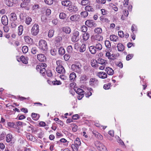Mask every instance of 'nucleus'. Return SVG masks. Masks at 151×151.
I'll return each instance as SVG.
<instances>
[{"mask_svg": "<svg viewBox=\"0 0 151 151\" xmlns=\"http://www.w3.org/2000/svg\"><path fill=\"white\" fill-rule=\"evenodd\" d=\"M39 48L43 52H46L47 49V46L46 42L44 40H41L39 43Z\"/></svg>", "mask_w": 151, "mask_h": 151, "instance_id": "f257e3e1", "label": "nucleus"}, {"mask_svg": "<svg viewBox=\"0 0 151 151\" xmlns=\"http://www.w3.org/2000/svg\"><path fill=\"white\" fill-rule=\"evenodd\" d=\"M79 32L76 29L74 30L72 33L71 40L73 42H77L79 40Z\"/></svg>", "mask_w": 151, "mask_h": 151, "instance_id": "f03ea898", "label": "nucleus"}, {"mask_svg": "<svg viewBox=\"0 0 151 151\" xmlns=\"http://www.w3.org/2000/svg\"><path fill=\"white\" fill-rule=\"evenodd\" d=\"M81 65L80 63H77L75 64H73L71 66L72 70L79 74L81 73Z\"/></svg>", "mask_w": 151, "mask_h": 151, "instance_id": "7ed1b4c3", "label": "nucleus"}, {"mask_svg": "<svg viewBox=\"0 0 151 151\" xmlns=\"http://www.w3.org/2000/svg\"><path fill=\"white\" fill-rule=\"evenodd\" d=\"M97 148L100 151H108L106 147L99 141H97L95 144Z\"/></svg>", "mask_w": 151, "mask_h": 151, "instance_id": "20e7f679", "label": "nucleus"}, {"mask_svg": "<svg viewBox=\"0 0 151 151\" xmlns=\"http://www.w3.org/2000/svg\"><path fill=\"white\" fill-rule=\"evenodd\" d=\"M39 31V26L37 24H35L31 29L32 34L34 36L37 35Z\"/></svg>", "mask_w": 151, "mask_h": 151, "instance_id": "39448f33", "label": "nucleus"}, {"mask_svg": "<svg viewBox=\"0 0 151 151\" xmlns=\"http://www.w3.org/2000/svg\"><path fill=\"white\" fill-rule=\"evenodd\" d=\"M68 9L70 12L72 13L73 14L75 13L78 10V7L76 6L73 4L72 3L68 7Z\"/></svg>", "mask_w": 151, "mask_h": 151, "instance_id": "423d86ee", "label": "nucleus"}, {"mask_svg": "<svg viewBox=\"0 0 151 151\" xmlns=\"http://www.w3.org/2000/svg\"><path fill=\"white\" fill-rule=\"evenodd\" d=\"M99 82L98 80L95 78H92L90 79L89 84L91 86L95 87L97 86Z\"/></svg>", "mask_w": 151, "mask_h": 151, "instance_id": "0eeeda50", "label": "nucleus"}, {"mask_svg": "<svg viewBox=\"0 0 151 151\" xmlns=\"http://www.w3.org/2000/svg\"><path fill=\"white\" fill-rule=\"evenodd\" d=\"M85 24L86 26L90 27H96L97 26V24L93 20H87L86 21Z\"/></svg>", "mask_w": 151, "mask_h": 151, "instance_id": "6e6552de", "label": "nucleus"}, {"mask_svg": "<svg viewBox=\"0 0 151 151\" xmlns=\"http://www.w3.org/2000/svg\"><path fill=\"white\" fill-rule=\"evenodd\" d=\"M1 22L4 25L7 26L8 24V19L6 15L3 16L1 17Z\"/></svg>", "mask_w": 151, "mask_h": 151, "instance_id": "1a4fd4ad", "label": "nucleus"}, {"mask_svg": "<svg viewBox=\"0 0 151 151\" xmlns=\"http://www.w3.org/2000/svg\"><path fill=\"white\" fill-rule=\"evenodd\" d=\"M37 58L40 62H44L46 60V58L43 54H39L37 55Z\"/></svg>", "mask_w": 151, "mask_h": 151, "instance_id": "9d476101", "label": "nucleus"}, {"mask_svg": "<svg viewBox=\"0 0 151 151\" xmlns=\"http://www.w3.org/2000/svg\"><path fill=\"white\" fill-rule=\"evenodd\" d=\"M56 71L60 74H63L65 73V70L63 66L57 67L56 68Z\"/></svg>", "mask_w": 151, "mask_h": 151, "instance_id": "9b49d317", "label": "nucleus"}, {"mask_svg": "<svg viewBox=\"0 0 151 151\" xmlns=\"http://www.w3.org/2000/svg\"><path fill=\"white\" fill-rule=\"evenodd\" d=\"M9 19L11 21H15L17 19V17L15 13H12L10 14Z\"/></svg>", "mask_w": 151, "mask_h": 151, "instance_id": "f8f14e48", "label": "nucleus"}, {"mask_svg": "<svg viewBox=\"0 0 151 151\" xmlns=\"http://www.w3.org/2000/svg\"><path fill=\"white\" fill-rule=\"evenodd\" d=\"M97 76L100 78L102 79H104L107 77L106 73L104 72H101L98 73Z\"/></svg>", "mask_w": 151, "mask_h": 151, "instance_id": "ddd939ff", "label": "nucleus"}, {"mask_svg": "<svg viewBox=\"0 0 151 151\" xmlns=\"http://www.w3.org/2000/svg\"><path fill=\"white\" fill-rule=\"evenodd\" d=\"M92 38H93L95 40L99 41H102L103 40V37L98 34L93 36Z\"/></svg>", "mask_w": 151, "mask_h": 151, "instance_id": "4468645a", "label": "nucleus"}, {"mask_svg": "<svg viewBox=\"0 0 151 151\" xmlns=\"http://www.w3.org/2000/svg\"><path fill=\"white\" fill-rule=\"evenodd\" d=\"M62 31L67 34H70L71 32V28L68 27H64L62 28Z\"/></svg>", "mask_w": 151, "mask_h": 151, "instance_id": "2eb2a0df", "label": "nucleus"}, {"mask_svg": "<svg viewBox=\"0 0 151 151\" xmlns=\"http://www.w3.org/2000/svg\"><path fill=\"white\" fill-rule=\"evenodd\" d=\"M79 17V16L78 14H75L71 16L70 17V19L72 21H77Z\"/></svg>", "mask_w": 151, "mask_h": 151, "instance_id": "dca6fc26", "label": "nucleus"}, {"mask_svg": "<svg viewBox=\"0 0 151 151\" xmlns=\"http://www.w3.org/2000/svg\"><path fill=\"white\" fill-rule=\"evenodd\" d=\"M72 2L69 0L63 1L61 2L62 4L64 6L69 7Z\"/></svg>", "mask_w": 151, "mask_h": 151, "instance_id": "f3484780", "label": "nucleus"}, {"mask_svg": "<svg viewBox=\"0 0 151 151\" xmlns=\"http://www.w3.org/2000/svg\"><path fill=\"white\" fill-rule=\"evenodd\" d=\"M105 71L109 75H112L114 73V70L112 68L109 67L106 68Z\"/></svg>", "mask_w": 151, "mask_h": 151, "instance_id": "a211bd4d", "label": "nucleus"}, {"mask_svg": "<svg viewBox=\"0 0 151 151\" xmlns=\"http://www.w3.org/2000/svg\"><path fill=\"white\" fill-rule=\"evenodd\" d=\"M90 52L92 54H95L96 52V50L94 45L91 46L89 47Z\"/></svg>", "mask_w": 151, "mask_h": 151, "instance_id": "6ab92c4d", "label": "nucleus"}, {"mask_svg": "<svg viewBox=\"0 0 151 151\" xmlns=\"http://www.w3.org/2000/svg\"><path fill=\"white\" fill-rule=\"evenodd\" d=\"M27 14L24 12L21 13L19 14V18L20 21H24L26 18Z\"/></svg>", "mask_w": 151, "mask_h": 151, "instance_id": "aec40b11", "label": "nucleus"}, {"mask_svg": "<svg viewBox=\"0 0 151 151\" xmlns=\"http://www.w3.org/2000/svg\"><path fill=\"white\" fill-rule=\"evenodd\" d=\"M76 73L74 72H72L69 75L70 80L71 81H74L76 78Z\"/></svg>", "mask_w": 151, "mask_h": 151, "instance_id": "412c9836", "label": "nucleus"}, {"mask_svg": "<svg viewBox=\"0 0 151 151\" xmlns=\"http://www.w3.org/2000/svg\"><path fill=\"white\" fill-rule=\"evenodd\" d=\"M26 2H23V3L21 4V7L24 8L25 9L27 10H29V7L27 3Z\"/></svg>", "mask_w": 151, "mask_h": 151, "instance_id": "4be33fe9", "label": "nucleus"}, {"mask_svg": "<svg viewBox=\"0 0 151 151\" xmlns=\"http://www.w3.org/2000/svg\"><path fill=\"white\" fill-rule=\"evenodd\" d=\"M118 37L114 35H111L110 36V40L113 42H116L117 41Z\"/></svg>", "mask_w": 151, "mask_h": 151, "instance_id": "5701e85b", "label": "nucleus"}, {"mask_svg": "<svg viewBox=\"0 0 151 151\" xmlns=\"http://www.w3.org/2000/svg\"><path fill=\"white\" fill-rule=\"evenodd\" d=\"M26 137L27 139L31 141H34L35 140V138L31 134L27 133L26 134Z\"/></svg>", "mask_w": 151, "mask_h": 151, "instance_id": "b1692460", "label": "nucleus"}, {"mask_svg": "<svg viewBox=\"0 0 151 151\" xmlns=\"http://www.w3.org/2000/svg\"><path fill=\"white\" fill-rule=\"evenodd\" d=\"M23 31V27L22 25H20L18 27V34L20 36L22 35Z\"/></svg>", "mask_w": 151, "mask_h": 151, "instance_id": "393cba45", "label": "nucleus"}, {"mask_svg": "<svg viewBox=\"0 0 151 151\" xmlns=\"http://www.w3.org/2000/svg\"><path fill=\"white\" fill-rule=\"evenodd\" d=\"M31 116L33 119L35 121L37 120L40 117L38 114L34 113L32 114Z\"/></svg>", "mask_w": 151, "mask_h": 151, "instance_id": "a878e982", "label": "nucleus"}, {"mask_svg": "<svg viewBox=\"0 0 151 151\" xmlns=\"http://www.w3.org/2000/svg\"><path fill=\"white\" fill-rule=\"evenodd\" d=\"M118 50L119 51H122L124 49V47L121 43H119L117 45Z\"/></svg>", "mask_w": 151, "mask_h": 151, "instance_id": "bb28decb", "label": "nucleus"}, {"mask_svg": "<svg viewBox=\"0 0 151 151\" xmlns=\"http://www.w3.org/2000/svg\"><path fill=\"white\" fill-rule=\"evenodd\" d=\"M54 32L55 30L53 29L52 28L50 29L48 32V35L49 37H52L54 35Z\"/></svg>", "mask_w": 151, "mask_h": 151, "instance_id": "cd10ccee", "label": "nucleus"}, {"mask_svg": "<svg viewBox=\"0 0 151 151\" xmlns=\"http://www.w3.org/2000/svg\"><path fill=\"white\" fill-rule=\"evenodd\" d=\"M42 13L44 14L45 12L46 13V15L47 16L49 15L51 13V11L50 9H43L42 10Z\"/></svg>", "mask_w": 151, "mask_h": 151, "instance_id": "c85d7f7f", "label": "nucleus"}, {"mask_svg": "<svg viewBox=\"0 0 151 151\" xmlns=\"http://www.w3.org/2000/svg\"><path fill=\"white\" fill-rule=\"evenodd\" d=\"M90 37V35L88 32L84 33L83 35V40L85 41H86L88 40Z\"/></svg>", "mask_w": 151, "mask_h": 151, "instance_id": "c756f323", "label": "nucleus"}, {"mask_svg": "<svg viewBox=\"0 0 151 151\" xmlns=\"http://www.w3.org/2000/svg\"><path fill=\"white\" fill-rule=\"evenodd\" d=\"M102 32V29L101 28L97 27L95 28L94 29V32L95 34H101Z\"/></svg>", "mask_w": 151, "mask_h": 151, "instance_id": "7c9ffc66", "label": "nucleus"}, {"mask_svg": "<svg viewBox=\"0 0 151 151\" xmlns=\"http://www.w3.org/2000/svg\"><path fill=\"white\" fill-rule=\"evenodd\" d=\"M97 62L99 63L101 65L105 64L107 63L106 60L102 58H99Z\"/></svg>", "mask_w": 151, "mask_h": 151, "instance_id": "2f4dec72", "label": "nucleus"}, {"mask_svg": "<svg viewBox=\"0 0 151 151\" xmlns=\"http://www.w3.org/2000/svg\"><path fill=\"white\" fill-rule=\"evenodd\" d=\"M12 135L11 134H8L6 136V141L8 142H10L12 140Z\"/></svg>", "mask_w": 151, "mask_h": 151, "instance_id": "473e14b6", "label": "nucleus"}, {"mask_svg": "<svg viewBox=\"0 0 151 151\" xmlns=\"http://www.w3.org/2000/svg\"><path fill=\"white\" fill-rule=\"evenodd\" d=\"M97 62L95 60H93L91 61V65L92 67L96 68L98 66Z\"/></svg>", "mask_w": 151, "mask_h": 151, "instance_id": "72a5a7b5", "label": "nucleus"}, {"mask_svg": "<svg viewBox=\"0 0 151 151\" xmlns=\"http://www.w3.org/2000/svg\"><path fill=\"white\" fill-rule=\"evenodd\" d=\"M60 142L63 143H66L65 144V146H67L68 145V143L69 142L67 141V140L65 138H62L59 141H57V143H59Z\"/></svg>", "mask_w": 151, "mask_h": 151, "instance_id": "f704fd0d", "label": "nucleus"}, {"mask_svg": "<svg viewBox=\"0 0 151 151\" xmlns=\"http://www.w3.org/2000/svg\"><path fill=\"white\" fill-rule=\"evenodd\" d=\"M74 90L76 92V93L78 94H83L84 95V91L80 88H77L76 90L75 89Z\"/></svg>", "mask_w": 151, "mask_h": 151, "instance_id": "c9c22d12", "label": "nucleus"}, {"mask_svg": "<svg viewBox=\"0 0 151 151\" xmlns=\"http://www.w3.org/2000/svg\"><path fill=\"white\" fill-rule=\"evenodd\" d=\"M32 21V18L30 17H28L26 18L25 22L27 24L29 25L30 24Z\"/></svg>", "mask_w": 151, "mask_h": 151, "instance_id": "e433bc0d", "label": "nucleus"}, {"mask_svg": "<svg viewBox=\"0 0 151 151\" xmlns=\"http://www.w3.org/2000/svg\"><path fill=\"white\" fill-rule=\"evenodd\" d=\"M79 146L78 145L73 144L71 145V147L73 151H78Z\"/></svg>", "mask_w": 151, "mask_h": 151, "instance_id": "4c0bfd02", "label": "nucleus"}, {"mask_svg": "<svg viewBox=\"0 0 151 151\" xmlns=\"http://www.w3.org/2000/svg\"><path fill=\"white\" fill-rule=\"evenodd\" d=\"M86 49V46L84 44H82L80 47L79 49V51L80 52H84Z\"/></svg>", "mask_w": 151, "mask_h": 151, "instance_id": "58836bf2", "label": "nucleus"}, {"mask_svg": "<svg viewBox=\"0 0 151 151\" xmlns=\"http://www.w3.org/2000/svg\"><path fill=\"white\" fill-rule=\"evenodd\" d=\"M88 79V78L86 75H82L81 76L80 78V81H86Z\"/></svg>", "mask_w": 151, "mask_h": 151, "instance_id": "ea45409f", "label": "nucleus"}, {"mask_svg": "<svg viewBox=\"0 0 151 151\" xmlns=\"http://www.w3.org/2000/svg\"><path fill=\"white\" fill-rule=\"evenodd\" d=\"M95 46L96 50L98 51L102 49V46L100 43H98L96 44Z\"/></svg>", "mask_w": 151, "mask_h": 151, "instance_id": "a19ab883", "label": "nucleus"}, {"mask_svg": "<svg viewBox=\"0 0 151 151\" xmlns=\"http://www.w3.org/2000/svg\"><path fill=\"white\" fill-rule=\"evenodd\" d=\"M17 25V23L15 21H12L11 24V27L12 29H15Z\"/></svg>", "mask_w": 151, "mask_h": 151, "instance_id": "79ce46f5", "label": "nucleus"}, {"mask_svg": "<svg viewBox=\"0 0 151 151\" xmlns=\"http://www.w3.org/2000/svg\"><path fill=\"white\" fill-rule=\"evenodd\" d=\"M93 134H95L96 137H97L99 139H101L102 138V135L97 132H93Z\"/></svg>", "mask_w": 151, "mask_h": 151, "instance_id": "37998d69", "label": "nucleus"}, {"mask_svg": "<svg viewBox=\"0 0 151 151\" xmlns=\"http://www.w3.org/2000/svg\"><path fill=\"white\" fill-rule=\"evenodd\" d=\"M85 9L86 11L88 12L93 11V9L92 7L90 6H86L85 7Z\"/></svg>", "mask_w": 151, "mask_h": 151, "instance_id": "c03bdc74", "label": "nucleus"}, {"mask_svg": "<svg viewBox=\"0 0 151 151\" xmlns=\"http://www.w3.org/2000/svg\"><path fill=\"white\" fill-rule=\"evenodd\" d=\"M58 52L60 55H63L65 52V50L63 47H60L59 49Z\"/></svg>", "mask_w": 151, "mask_h": 151, "instance_id": "a18cd8bd", "label": "nucleus"}, {"mask_svg": "<svg viewBox=\"0 0 151 151\" xmlns=\"http://www.w3.org/2000/svg\"><path fill=\"white\" fill-rule=\"evenodd\" d=\"M6 4L9 6H12L13 4V3L12 0H6Z\"/></svg>", "mask_w": 151, "mask_h": 151, "instance_id": "49530a36", "label": "nucleus"}, {"mask_svg": "<svg viewBox=\"0 0 151 151\" xmlns=\"http://www.w3.org/2000/svg\"><path fill=\"white\" fill-rule=\"evenodd\" d=\"M37 132H39L37 134V136L38 137L40 138H42L43 136L44 133L41 130H38Z\"/></svg>", "mask_w": 151, "mask_h": 151, "instance_id": "de8ad7c7", "label": "nucleus"}, {"mask_svg": "<svg viewBox=\"0 0 151 151\" xmlns=\"http://www.w3.org/2000/svg\"><path fill=\"white\" fill-rule=\"evenodd\" d=\"M75 145L80 146L81 144V142L80 139L77 137L76 138V140L74 141V144Z\"/></svg>", "mask_w": 151, "mask_h": 151, "instance_id": "09e8293b", "label": "nucleus"}, {"mask_svg": "<svg viewBox=\"0 0 151 151\" xmlns=\"http://www.w3.org/2000/svg\"><path fill=\"white\" fill-rule=\"evenodd\" d=\"M22 51L24 53H27L28 50V47L26 46H24L23 47L22 49Z\"/></svg>", "mask_w": 151, "mask_h": 151, "instance_id": "8fccbe9b", "label": "nucleus"}, {"mask_svg": "<svg viewBox=\"0 0 151 151\" xmlns=\"http://www.w3.org/2000/svg\"><path fill=\"white\" fill-rule=\"evenodd\" d=\"M66 16V14L63 12L60 13L59 14V18L61 19H65Z\"/></svg>", "mask_w": 151, "mask_h": 151, "instance_id": "3c124183", "label": "nucleus"}, {"mask_svg": "<svg viewBox=\"0 0 151 151\" xmlns=\"http://www.w3.org/2000/svg\"><path fill=\"white\" fill-rule=\"evenodd\" d=\"M105 45L106 47L108 48H110L111 47V44L109 40H106L105 42Z\"/></svg>", "mask_w": 151, "mask_h": 151, "instance_id": "603ef678", "label": "nucleus"}, {"mask_svg": "<svg viewBox=\"0 0 151 151\" xmlns=\"http://www.w3.org/2000/svg\"><path fill=\"white\" fill-rule=\"evenodd\" d=\"M24 39L26 42L28 43L31 42L30 40L32 41L31 38L28 36H25L24 37Z\"/></svg>", "mask_w": 151, "mask_h": 151, "instance_id": "864d4df0", "label": "nucleus"}, {"mask_svg": "<svg viewBox=\"0 0 151 151\" xmlns=\"http://www.w3.org/2000/svg\"><path fill=\"white\" fill-rule=\"evenodd\" d=\"M67 51L69 53H72L73 49L72 46L71 45L68 46L67 49Z\"/></svg>", "mask_w": 151, "mask_h": 151, "instance_id": "5fc2aeb1", "label": "nucleus"}, {"mask_svg": "<svg viewBox=\"0 0 151 151\" xmlns=\"http://www.w3.org/2000/svg\"><path fill=\"white\" fill-rule=\"evenodd\" d=\"M89 1L88 0H83L81 2V4L82 5H86L89 3Z\"/></svg>", "mask_w": 151, "mask_h": 151, "instance_id": "6e6d98bb", "label": "nucleus"}, {"mask_svg": "<svg viewBox=\"0 0 151 151\" xmlns=\"http://www.w3.org/2000/svg\"><path fill=\"white\" fill-rule=\"evenodd\" d=\"M45 4L48 5H51L53 3V0H44Z\"/></svg>", "mask_w": 151, "mask_h": 151, "instance_id": "4d7b16f0", "label": "nucleus"}, {"mask_svg": "<svg viewBox=\"0 0 151 151\" xmlns=\"http://www.w3.org/2000/svg\"><path fill=\"white\" fill-rule=\"evenodd\" d=\"M106 0H96V3L99 4H104L106 3Z\"/></svg>", "mask_w": 151, "mask_h": 151, "instance_id": "13d9d810", "label": "nucleus"}, {"mask_svg": "<svg viewBox=\"0 0 151 151\" xmlns=\"http://www.w3.org/2000/svg\"><path fill=\"white\" fill-rule=\"evenodd\" d=\"M38 52L37 48L35 47H32L31 50V52L33 54H35Z\"/></svg>", "mask_w": 151, "mask_h": 151, "instance_id": "bf43d9fd", "label": "nucleus"}, {"mask_svg": "<svg viewBox=\"0 0 151 151\" xmlns=\"http://www.w3.org/2000/svg\"><path fill=\"white\" fill-rule=\"evenodd\" d=\"M81 14L83 17H86L88 15V13L86 11H84L81 12Z\"/></svg>", "mask_w": 151, "mask_h": 151, "instance_id": "052dcab7", "label": "nucleus"}, {"mask_svg": "<svg viewBox=\"0 0 151 151\" xmlns=\"http://www.w3.org/2000/svg\"><path fill=\"white\" fill-rule=\"evenodd\" d=\"M20 60L24 64H26L27 62V61L25 59L24 57L22 55L20 57Z\"/></svg>", "mask_w": 151, "mask_h": 151, "instance_id": "680f3d73", "label": "nucleus"}, {"mask_svg": "<svg viewBox=\"0 0 151 151\" xmlns=\"http://www.w3.org/2000/svg\"><path fill=\"white\" fill-rule=\"evenodd\" d=\"M87 27L85 25H83L81 28V31L83 32H86L87 30Z\"/></svg>", "mask_w": 151, "mask_h": 151, "instance_id": "e2e57ef3", "label": "nucleus"}, {"mask_svg": "<svg viewBox=\"0 0 151 151\" xmlns=\"http://www.w3.org/2000/svg\"><path fill=\"white\" fill-rule=\"evenodd\" d=\"M133 56V55L132 54H129L127 56L126 59L127 60H129L131 59Z\"/></svg>", "mask_w": 151, "mask_h": 151, "instance_id": "0e129e2a", "label": "nucleus"}, {"mask_svg": "<svg viewBox=\"0 0 151 151\" xmlns=\"http://www.w3.org/2000/svg\"><path fill=\"white\" fill-rule=\"evenodd\" d=\"M131 30L133 32H136L137 31V27L135 25L133 24L132 26Z\"/></svg>", "mask_w": 151, "mask_h": 151, "instance_id": "69168bd1", "label": "nucleus"}, {"mask_svg": "<svg viewBox=\"0 0 151 151\" xmlns=\"http://www.w3.org/2000/svg\"><path fill=\"white\" fill-rule=\"evenodd\" d=\"M52 83L54 85H60L61 84V83L60 81L57 80L53 81Z\"/></svg>", "mask_w": 151, "mask_h": 151, "instance_id": "338daca9", "label": "nucleus"}, {"mask_svg": "<svg viewBox=\"0 0 151 151\" xmlns=\"http://www.w3.org/2000/svg\"><path fill=\"white\" fill-rule=\"evenodd\" d=\"M110 85L111 84L110 83L105 84L103 88L105 89H108L110 88Z\"/></svg>", "mask_w": 151, "mask_h": 151, "instance_id": "774afa93", "label": "nucleus"}]
</instances>
